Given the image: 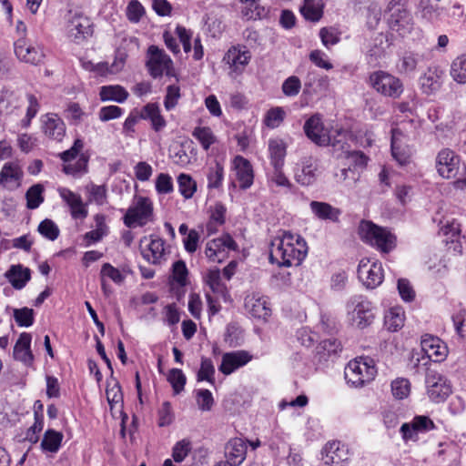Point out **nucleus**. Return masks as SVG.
<instances>
[{
    "label": "nucleus",
    "mask_w": 466,
    "mask_h": 466,
    "mask_svg": "<svg viewBox=\"0 0 466 466\" xmlns=\"http://www.w3.org/2000/svg\"><path fill=\"white\" fill-rule=\"evenodd\" d=\"M208 180L207 187L208 190H219L223 187L225 169L224 166L218 161H214L208 167L206 171Z\"/></svg>",
    "instance_id": "nucleus-38"
},
{
    "label": "nucleus",
    "mask_w": 466,
    "mask_h": 466,
    "mask_svg": "<svg viewBox=\"0 0 466 466\" xmlns=\"http://www.w3.org/2000/svg\"><path fill=\"white\" fill-rule=\"evenodd\" d=\"M284 117L285 111L283 108L276 106L268 110L264 118V123L269 128H276L283 122Z\"/></svg>",
    "instance_id": "nucleus-56"
},
{
    "label": "nucleus",
    "mask_w": 466,
    "mask_h": 466,
    "mask_svg": "<svg viewBox=\"0 0 466 466\" xmlns=\"http://www.w3.org/2000/svg\"><path fill=\"white\" fill-rule=\"evenodd\" d=\"M139 116L143 120H149L154 131L159 132L167 126V121L161 115L157 103H147L139 110Z\"/></svg>",
    "instance_id": "nucleus-30"
},
{
    "label": "nucleus",
    "mask_w": 466,
    "mask_h": 466,
    "mask_svg": "<svg viewBox=\"0 0 466 466\" xmlns=\"http://www.w3.org/2000/svg\"><path fill=\"white\" fill-rule=\"evenodd\" d=\"M307 254V242L299 234L283 230L271 240L269 261L279 267L299 266Z\"/></svg>",
    "instance_id": "nucleus-1"
},
{
    "label": "nucleus",
    "mask_w": 466,
    "mask_h": 466,
    "mask_svg": "<svg viewBox=\"0 0 466 466\" xmlns=\"http://www.w3.org/2000/svg\"><path fill=\"white\" fill-rule=\"evenodd\" d=\"M31 339L30 333L23 332L14 347V358L23 362L25 366H31L34 361V356L30 349Z\"/></svg>",
    "instance_id": "nucleus-31"
},
{
    "label": "nucleus",
    "mask_w": 466,
    "mask_h": 466,
    "mask_svg": "<svg viewBox=\"0 0 466 466\" xmlns=\"http://www.w3.org/2000/svg\"><path fill=\"white\" fill-rule=\"evenodd\" d=\"M14 47L15 54L20 61L34 66L44 63L46 54L43 46L28 45L25 37H21L15 42Z\"/></svg>",
    "instance_id": "nucleus-16"
},
{
    "label": "nucleus",
    "mask_w": 466,
    "mask_h": 466,
    "mask_svg": "<svg viewBox=\"0 0 466 466\" xmlns=\"http://www.w3.org/2000/svg\"><path fill=\"white\" fill-rule=\"evenodd\" d=\"M303 129L308 138L320 147L329 145L332 147V142L339 139V132L332 137L325 130L319 115H314L306 120Z\"/></svg>",
    "instance_id": "nucleus-14"
},
{
    "label": "nucleus",
    "mask_w": 466,
    "mask_h": 466,
    "mask_svg": "<svg viewBox=\"0 0 466 466\" xmlns=\"http://www.w3.org/2000/svg\"><path fill=\"white\" fill-rule=\"evenodd\" d=\"M96 222V228L86 232L84 235L86 246L99 242L104 237L108 234V227L106 223V217L103 214H96L94 217Z\"/></svg>",
    "instance_id": "nucleus-39"
},
{
    "label": "nucleus",
    "mask_w": 466,
    "mask_h": 466,
    "mask_svg": "<svg viewBox=\"0 0 466 466\" xmlns=\"http://www.w3.org/2000/svg\"><path fill=\"white\" fill-rule=\"evenodd\" d=\"M181 97L180 87L177 85H169L164 98V106L167 111L174 109Z\"/></svg>",
    "instance_id": "nucleus-59"
},
{
    "label": "nucleus",
    "mask_w": 466,
    "mask_h": 466,
    "mask_svg": "<svg viewBox=\"0 0 466 466\" xmlns=\"http://www.w3.org/2000/svg\"><path fill=\"white\" fill-rule=\"evenodd\" d=\"M147 56V67L153 78L162 76L164 71L172 66L171 58L157 46L152 45L148 47Z\"/></svg>",
    "instance_id": "nucleus-17"
},
{
    "label": "nucleus",
    "mask_w": 466,
    "mask_h": 466,
    "mask_svg": "<svg viewBox=\"0 0 466 466\" xmlns=\"http://www.w3.org/2000/svg\"><path fill=\"white\" fill-rule=\"evenodd\" d=\"M44 134L51 139L61 141L66 135V125L63 119L55 113H47L40 118Z\"/></svg>",
    "instance_id": "nucleus-23"
},
{
    "label": "nucleus",
    "mask_w": 466,
    "mask_h": 466,
    "mask_svg": "<svg viewBox=\"0 0 466 466\" xmlns=\"http://www.w3.org/2000/svg\"><path fill=\"white\" fill-rule=\"evenodd\" d=\"M322 0H304L300 13L306 20L318 22L323 15Z\"/></svg>",
    "instance_id": "nucleus-44"
},
{
    "label": "nucleus",
    "mask_w": 466,
    "mask_h": 466,
    "mask_svg": "<svg viewBox=\"0 0 466 466\" xmlns=\"http://www.w3.org/2000/svg\"><path fill=\"white\" fill-rule=\"evenodd\" d=\"M167 380L171 384L174 393L179 394L184 390L187 379L181 370L171 369L167 376Z\"/></svg>",
    "instance_id": "nucleus-57"
},
{
    "label": "nucleus",
    "mask_w": 466,
    "mask_h": 466,
    "mask_svg": "<svg viewBox=\"0 0 466 466\" xmlns=\"http://www.w3.org/2000/svg\"><path fill=\"white\" fill-rule=\"evenodd\" d=\"M301 89V81L296 76H290L285 79L281 86V90L286 96L293 97L299 95Z\"/></svg>",
    "instance_id": "nucleus-60"
},
{
    "label": "nucleus",
    "mask_w": 466,
    "mask_h": 466,
    "mask_svg": "<svg viewBox=\"0 0 466 466\" xmlns=\"http://www.w3.org/2000/svg\"><path fill=\"white\" fill-rule=\"evenodd\" d=\"M436 428L432 420L426 415H416L410 422L401 425L400 432L405 442L418 441L419 434L427 433Z\"/></svg>",
    "instance_id": "nucleus-13"
},
{
    "label": "nucleus",
    "mask_w": 466,
    "mask_h": 466,
    "mask_svg": "<svg viewBox=\"0 0 466 466\" xmlns=\"http://www.w3.org/2000/svg\"><path fill=\"white\" fill-rule=\"evenodd\" d=\"M35 312L32 309L24 307L14 309V319L19 327H30L33 325Z\"/></svg>",
    "instance_id": "nucleus-55"
},
{
    "label": "nucleus",
    "mask_w": 466,
    "mask_h": 466,
    "mask_svg": "<svg viewBox=\"0 0 466 466\" xmlns=\"http://www.w3.org/2000/svg\"><path fill=\"white\" fill-rule=\"evenodd\" d=\"M426 384L428 396L433 402H442L451 393L450 382L439 372L430 370L426 376Z\"/></svg>",
    "instance_id": "nucleus-12"
},
{
    "label": "nucleus",
    "mask_w": 466,
    "mask_h": 466,
    "mask_svg": "<svg viewBox=\"0 0 466 466\" xmlns=\"http://www.w3.org/2000/svg\"><path fill=\"white\" fill-rule=\"evenodd\" d=\"M191 451V442L183 439L177 441L172 449V458L176 462H181Z\"/></svg>",
    "instance_id": "nucleus-64"
},
{
    "label": "nucleus",
    "mask_w": 466,
    "mask_h": 466,
    "mask_svg": "<svg viewBox=\"0 0 466 466\" xmlns=\"http://www.w3.org/2000/svg\"><path fill=\"white\" fill-rule=\"evenodd\" d=\"M342 350L340 341L335 338L323 339L316 348V359L319 363L334 361Z\"/></svg>",
    "instance_id": "nucleus-28"
},
{
    "label": "nucleus",
    "mask_w": 466,
    "mask_h": 466,
    "mask_svg": "<svg viewBox=\"0 0 466 466\" xmlns=\"http://www.w3.org/2000/svg\"><path fill=\"white\" fill-rule=\"evenodd\" d=\"M88 157L82 154L76 163H68L63 166V171L66 175L74 177L81 176L87 172Z\"/></svg>",
    "instance_id": "nucleus-54"
},
{
    "label": "nucleus",
    "mask_w": 466,
    "mask_h": 466,
    "mask_svg": "<svg viewBox=\"0 0 466 466\" xmlns=\"http://www.w3.org/2000/svg\"><path fill=\"white\" fill-rule=\"evenodd\" d=\"M153 203L149 198L136 195L132 205L123 217V222L129 228L144 227L153 220Z\"/></svg>",
    "instance_id": "nucleus-7"
},
{
    "label": "nucleus",
    "mask_w": 466,
    "mask_h": 466,
    "mask_svg": "<svg viewBox=\"0 0 466 466\" xmlns=\"http://www.w3.org/2000/svg\"><path fill=\"white\" fill-rule=\"evenodd\" d=\"M349 460V449L340 441L328 442L322 449V461L327 465L345 466Z\"/></svg>",
    "instance_id": "nucleus-19"
},
{
    "label": "nucleus",
    "mask_w": 466,
    "mask_h": 466,
    "mask_svg": "<svg viewBox=\"0 0 466 466\" xmlns=\"http://www.w3.org/2000/svg\"><path fill=\"white\" fill-rule=\"evenodd\" d=\"M358 279L368 289H373L380 286L384 279V272L381 263L370 258H362L358 266Z\"/></svg>",
    "instance_id": "nucleus-10"
},
{
    "label": "nucleus",
    "mask_w": 466,
    "mask_h": 466,
    "mask_svg": "<svg viewBox=\"0 0 466 466\" xmlns=\"http://www.w3.org/2000/svg\"><path fill=\"white\" fill-rule=\"evenodd\" d=\"M192 136L200 143L205 150H208L217 139L212 130L208 127H197L192 132Z\"/></svg>",
    "instance_id": "nucleus-50"
},
{
    "label": "nucleus",
    "mask_w": 466,
    "mask_h": 466,
    "mask_svg": "<svg viewBox=\"0 0 466 466\" xmlns=\"http://www.w3.org/2000/svg\"><path fill=\"white\" fill-rule=\"evenodd\" d=\"M247 443L241 438L230 440L225 447L226 462L229 466H239L247 456Z\"/></svg>",
    "instance_id": "nucleus-27"
},
{
    "label": "nucleus",
    "mask_w": 466,
    "mask_h": 466,
    "mask_svg": "<svg viewBox=\"0 0 466 466\" xmlns=\"http://www.w3.org/2000/svg\"><path fill=\"white\" fill-rule=\"evenodd\" d=\"M421 350L434 362L444 360L448 355V347L440 338L425 334L420 340Z\"/></svg>",
    "instance_id": "nucleus-20"
},
{
    "label": "nucleus",
    "mask_w": 466,
    "mask_h": 466,
    "mask_svg": "<svg viewBox=\"0 0 466 466\" xmlns=\"http://www.w3.org/2000/svg\"><path fill=\"white\" fill-rule=\"evenodd\" d=\"M24 172L15 162L5 163L0 171V184L8 189H15L21 186Z\"/></svg>",
    "instance_id": "nucleus-26"
},
{
    "label": "nucleus",
    "mask_w": 466,
    "mask_h": 466,
    "mask_svg": "<svg viewBox=\"0 0 466 466\" xmlns=\"http://www.w3.org/2000/svg\"><path fill=\"white\" fill-rule=\"evenodd\" d=\"M268 154L273 167H282L286 157V145L282 139L270 138L268 140Z\"/></svg>",
    "instance_id": "nucleus-40"
},
{
    "label": "nucleus",
    "mask_w": 466,
    "mask_h": 466,
    "mask_svg": "<svg viewBox=\"0 0 466 466\" xmlns=\"http://www.w3.org/2000/svg\"><path fill=\"white\" fill-rule=\"evenodd\" d=\"M238 244L229 234L214 238L207 243L205 253L212 261L221 262L227 256V251L237 250Z\"/></svg>",
    "instance_id": "nucleus-18"
},
{
    "label": "nucleus",
    "mask_w": 466,
    "mask_h": 466,
    "mask_svg": "<svg viewBox=\"0 0 466 466\" xmlns=\"http://www.w3.org/2000/svg\"><path fill=\"white\" fill-rule=\"evenodd\" d=\"M8 281L14 289H21L31 279V271L28 268L22 265H13L5 273Z\"/></svg>",
    "instance_id": "nucleus-36"
},
{
    "label": "nucleus",
    "mask_w": 466,
    "mask_h": 466,
    "mask_svg": "<svg viewBox=\"0 0 466 466\" xmlns=\"http://www.w3.org/2000/svg\"><path fill=\"white\" fill-rule=\"evenodd\" d=\"M318 178V164L312 157H305L297 164L295 179L301 186L313 185Z\"/></svg>",
    "instance_id": "nucleus-24"
},
{
    "label": "nucleus",
    "mask_w": 466,
    "mask_h": 466,
    "mask_svg": "<svg viewBox=\"0 0 466 466\" xmlns=\"http://www.w3.org/2000/svg\"><path fill=\"white\" fill-rule=\"evenodd\" d=\"M391 391L395 398L403 400L407 398L410 391V383L407 379H397L391 383Z\"/></svg>",
    "instance_id": "nucleus-62"
},
{
    "label": "nucleus",
    "mask_w": 466,
    "mask_h": 466,
    "mask_svg": "<svg viewBox=\"0 0 466 466\" xmlns=\"http://www.w3.org/2000/svg\"><path fill=\"white\" fill-rule=\"evenodd\" d=\"M37 231L41 236L50 241L56 240L60 234V230L57 225L49 218H46L40 222L37 228Z\"/></svg>",
    "instance_id": "nucleus-53"
},
{
    "label": "nucleus",
    "mask_w": 466,
    "mask_h": 466,
    "mask_svg": "<svg viewBox=\"0 0 466 466\" xmlns=\"http://www.w3.org/2000/svg\"><path fill=\"white\" fill-rule=\"evenodd\" d=\"M215 375V367L213 365V362L208 358H202L201 359V364L200 369L198 372V380H207L210 383H213L215 380L214 378Z\"/></svg>",
    "instance_id": "nucleus-58"
},
{
    "label": "nucleus",
    "mask_w": 466,
    "mask_h": 466,
    "mask_svg": "<svg viewBox=\"0 0 466 466\" xmlns=\"http://www.w3.org/2000/svg\"><path fill=\"white\" fill-rule=\"evenodd\" d=\"M145 15V8L138 0H131L126 9V15L131 23H138Z\"/></svg>",
    "instance_id": "nucleus-61"
},
{
    "label": "nucleus",
    "mask_w": 466,
    "mask_h": 466,
    "mask_svg": "<svg viewBox=\"0 0 466 466\" xmlns=\"http://www.w3.org/2000/svg\"><path fill=\"white\" fill-rule=\"evenodd\" d=\"M250 58L251 54L246 46H234L228 51L224 60L227 61L234 72L240 74L249 63Z\"/></svg>",
    "instance_id": "nucleus-29"
},
{
    "label": "nucleus",
    "mask_w": 466,
    "mask_h": 466,
    "mask_svg": "<svg viewBox=\"0 0 466 466\" xmlns=\"http://www.w3.org/2000/svg\"><path fill=\"white\" fill-rule=\"evenodd\" d=\"M368 83L379 94L393 99L399 98L404 90L399 77L382 70L370 73Z\"/></svg>",
    "instance_id": "nucleus-8"
},
{
    "label": "nucleus",
    "mask_w": 466,
    "mask_h": 466,
    "mask_svg": "<svg viewBox=\"0 0 466 466\" xmlns=\"http://www.w3.org/2000/svg\"><path fill=\"white\" fill-rule=\"evenodd\" d=\"M329 87V78L328 76L319 75L315 71L308 73L304 84L305 91L320 94L327 92Z\"/></svg>",
    "instance_id": "nucleus-37"
},
{
    "label": "nucleus",
    "mask_w": 466,
    "mask_h": 466,
    "mask_svg": "<svg viewBox=\"0 0 466 466\" xmlns=\"http://www.w3.org/2000/svg\"><path fill=\"white\" fill-rule=\"evenodd\" d=\"M376 373L375 362L370 357H360L350 360L344 370L348 384L356 388L371 381Z\"/></svg>",
    "instance_id": "nucleus-5"
},
{
    "label": "nucleus",
    "mask_w": 466,
    "mask_h": 466,
    "mask_svg": "<svg viewBox=\"0 0 466 466\" xmlns=\"http://www.w3.org/2000/svg\"><path fill=\"white\" fill-rule=\"evenodd\" d=\"M442 72L435 67H429L420 77V84L422 92L426 95L436 93L441 86Z\"/></svg>",
    "instance_id": "nucleus-34"
},
{
    "label": "nucleus",
    "mask_w": 466,
    "mask_h": 466,
    "mask_svg": "<svg viewBox=\"0 0 466 466\" xmlns=\"http://www.w3.org/2000/svg\"><path fill=\"white\" fill-rule=\"evenodd\" d=\"M404 311L400 308H391L385 315V325L390 331L395 332L404 325Z\"/></svg>",
    "instance_id": "nucleus-47"
},
{
    "label": "nucleus",
    "mask_w": 466,
    "mask_h": 466,
    "mask_svg": "<svg viewBox=\"0 0 466 466\" xmlns=\"http://www.w3.org/2000/svg\"><path fill=\"white\" fill-rule=\"evenodd\" d=\"M252 360V356L246 350H236L222 355L218 370L224 375H230L239 368L245 366Z\"/></svg>",
    "instance_id": "nucleus-22"
},
{
    "label": "nucleus",
    "mask_w": 466,
    "mask_h": 466,
    "mask_svg": "<svg viewBox=\"0 0 466 466\" xmlns=\"http://www.w3.org/2000/svg\"><path fill=\"white\" fill-rule=\"evenodd\" d=\"M401 136L402 132L399 128L391 129V155L400 166H406L410 162V152L407 146L400 144V137Z\"/></svg>",
    "instance_id": "nucleus-32"
},
{
    "label": "nucleus",
    "mask_w": 466,
    "mask_h": 466,
    "mask_svg": "<svg viewBox=\"0 0 466 466\" xmlns=\"http://www.w3.org/2000/svg\"><path fill=\"white\" fill-rule=\"evenodd\" d=\"M387 10L390 14L388 24L392 31L397 32L401 37H405L411 33L414 28L413 18L404 4L390 1Z\"/></svg>",
    "instance_id": "nucleus-9"
},
{
    "label": "nucleus",
    "mask_w": 466,
    "mask_h": 466,
    "mask_svg": "<svg viewBox=\"0 0 466 466\" xmlns=\"http://www.w3.org/2000/svg\"><path fill=\"white\" fill-rule=\"evenodd\" d=\"M44 190L45 188L41 184H35L27 189L25 199L28 209H35L44 202Z\"/></svg>",
    "instance_id": "nucleus-49"
},
{
    "label": "nucleus",
    "mask_w": 466,
    "mask_h": 466,
    "mask_svg": "<svg viewBox=\"0 0 466 466\" xmlns=\"http://www.w3.org/2000/svg\"><path fill=\"white\" fill-rule=\"evenodd\" d=\"M68 31L76 42H80L93 33L91 20L80 11L69 10L67 15Z\"/></svg>",
    "instance_id": "nucleus-15"
},
{
    "label": "nucleus",
    "mask_w": 466,
    "mask_h": 466,
    "mask_svg": "<svg viewBox=\"0 0 466 466\" xmlns=\"http://www.w3.org/2000/svg\"><path fill=\"white\" fill-rule=\"evenodd\" d=\"M20 95L9 87L0 89V113L12 111L19 106Z\"/></svg>",
    "instance_id": "nucleus-45"
},
{
    "label": "nucleus",
    "mask_w": 466,
    "mask_h": 466,
    "mask_svg": "<svg viewBox=\"0 0 466 466\" xmlns=\"http://www.w3.org/2000/svg\"><path fill=\"white\" fill-rule=\"evenodd\" d=\"M359 235L362 241L382 253H389L396 246V237L393 234L370 221H361Z\"/></svg>",
    "instance_id": "nucleus-4"
},
{
    "label": "nucleus",
    "mask_w": 466,
    "mask_h": 466,
    "mask_svg": "<svg viewBox=\"0 0 466 466\" xmlns=\"http://www.w3.org/2000/svg\"><path fill=\"white\" fill-rule=\"evenodd\" d=\"M311 212L316 218L321 220H329L332 222H338L341 211L327 202L312 200L309 203Z\"/></svg>",
    "instance_id": "nucleus-33"
},
{
    "label": "nucleus",
    "mask_w": 466,
    "mask_h": 466,
    "mask_svg": "<svg viewBox=\"0 0 466 466\" xmlns=\"http://www.w3.org/2000/svg\"><path fill=\"white\" fill-rule=\"evenodd\" d=\"M417 10L420 17L427 22L435 23L440 19L441 9L431 5L429 0H420Z\"/></svg>",
    "instance_id": "nucleus-48"
},
{
    "label": "nucleus",
    "mask_w": 466,
    "mask_h": 466,
    "mask_svg": "<svg viewBox=\"0 0 466 466\" xmlns=\"http://www.w3.org/2000/svg\"><path fill=\"white\" fill-rule=\"evenodd\" d=\"M206 283L214 294L226 300L228 296L227 287L221 280L219 269H211L206 275Z\"/></svg>",
    "instance_id": "nucleus-46"
},
{
    "label": "nucleus",
    "mask_w": 466,
    "mask_h": 466,
    "mask_svg": "<svg viewBox=\"0 0 466 466\" xmlns=\"http://www.w3.org/2000/svg\"><path fill=\"white\" fill-rule=\"evenodd\" d=\"M245 307L249 314L256 319H266L271 313L265 297H248L245 300Z\"/></svg>",
    "instance_id": "nucleus-35"
},
{
    "label": "nucleus",
    "mask_w": 466,
    "mask_h": 466,
    "mask_svg": "<svg viewBox=\"0 0 466 466\" xmlns=\"http://www.w3.org/2000/svg\"><path fill=\"white\" fill-rule=\"evenodd\" d=\"M451 76L457 83H466V55H461L453 60L451 66Z\"/></svg>",
    "instance_id": "nucleus-52"
},
{
    "label": "nucleus",
    "mask_w": 466,
    "mask_h": 466,
    "mask_svg": "<svg viewBox=\"0 0 466 466\" xmlns=\"http://www.w3.org/2000/svg\"><path fill=\"white\" fill-rule=\"evenodd\" d=\"M436 168L441 177L446 179H454L452 184L456 189L466 187V165L450 148L441 149L436 157Z\"/></svg>",
    "instance_id": "nucleus-2"
},
{
    "label": "nucleus",
    "mask_w": 466,
    "mask_h": 466,
    "mask_svg": "<svg viewBox=\"0 0 466 466\" xmlns=\"http://www.w3.org/2000/svg\"><path fill=\"white\" fill-rule=\"evenodd\" d=\"M227 208L222 202H216L214 206L210 207L209 221L207 224L208 234H213L217 231L218 226H222L226 221Z\"/></svg>",
    "instance_id": "nucleus-43"
},
{
    "label": "nucleus",
    "mask_w": 466,
    "mask_h": 466,
    "mask_svg": "<svg viewBox=\"0 0 466 466\" xmlns=\"http://www.w3.org/2000/svg\"><path fill=\"white\" fill-rule=\"evenodd\" d=\"M347 321L354 328L363 329L370 326L376 315L375 305L364 295L350 296L345 305Z\"/></svg>",
    "instance_id": "nucleus-3"
},
{
    "label": "nucleus",
    "mask_w": 466,
    "mask_h": 466,
    "mask_svg": "<svg viewBox=\"0 0 466 466\" xmlns=\"http://www.w3.org/2000/svg\"><path fill=\"white\" fill-rule=\"evenodd\" d=\"M231 169L236 173V178L242 190L248 189L254 183V170L250 161L238 155L231 161Z\"/></svg>",
    "instance_id": "nucleus-21"
},
{
    "label": "nucleus",
    "mask_w": 466,
    "mask_h": 466,
    "mask_svg": "<svg viewBox=\"0 0 466 466\" xmlns=\"http://www.w3.org/2000/svg\"><path fill=\"white\" fill-rule=\"evenodd\" d=\"M392 45V39L383 33L370 34L364 36L361 42V52L365 56L367 63L370 66H378L388 55V50Z\"/></svg>",
    "instance_id": "nucleus-6"
},
{
    "label": "nucleus",
    "mask_w": 466,
    "mask_h": 466,
    "mask_svg": "<svg viewBox=\"0 0 466 466\" xmlns=\"http://www.w3.org/2000/svg\"><path fill=\"white\" fill-rule=\"evenodd\" d=\"M418 54L413 52H405L400 60L399 70L404 73L413 72L418 65Z\"/></svg>",
    "instance_id": "nucleus-63"
},
{
    "label": "nucleus",
    "mask_w": 466,
    "mask_h": 466,
    "mask_svg": "<svg viewBox=\"0 0 466 466\" xmlns=\"http://www.w3.org/2000/svg\"><path fill=\"white\" fill-rule=\"evenodd\" d=\"M150 243L147 249L142 251L143 258L151 264L160 265L167 259L168 251L166 241L156 235H151Z\"/></svg>",
    "instance_id": "nucleus-25"
},
{
    "label": "nucleus",
    "mask_w": 466,
    "mask_h": 466,
    "mask_svg": "<svg viewBox=\"0 0 466 466\" xmlns=\"http://www.w3.org/2000/svg\"><path fill=\"white\" fill-rule=\"evenodd\" d=\"M63 438L62 432L53 429L46 430L41 441V450L43 452L56 453L61 447Z\"/></svg>",
    "instance_id": "nucleus-41"
},
{
    "label": "nucleus",
    "mask_w": 466,
    "mask_h": 466,
    "mask_svg": "<svg viewBox=\"0 0 466 466\" xmlns=\"http://www.w3.org/2000/svg\"><path fill=\"white\" fill-rule=\"evenodd\" d=\"M128 96V92L119 85L103 86L99 91V96L102 101L124 103Z\"/></svg>",
    "instance_id": "nucleus-42"
},
{
    "label": "nucleus",
    "mask_w": 466,
    "mask_h": 466,
    "mask_svg": "<svg viewBox=\"0 0 466 466\" xmlns=\"http://www.w3.org/2000/svg\"><path fill=\"white\" fill-rule=\"evenodd\" d=\"M178 190L186 198H191L197 190V183L188 174L181 173L177 177Z\"/></svg>",
    "instance_id": "nucleus-51"
},
{
    "label": "nucleus",
    "mask_w": 466,
    "mask_h": 466,
    "mask_svg": "<svg viewBox=\"0 0 466 466\" xmlns=\"http://www.w3.org/2000/svg\"><path fill=\"white\" fill-rule=\"evenodd\" d=\"M348 133L339 131V139L332 142V147L337 158H346L350 164L356 168H363L367 166L369 157L360 150H350V145L347 141Z\"/></svg>",
    "instance_id": "nucleus-11"
}]
</instances>
